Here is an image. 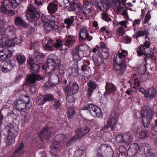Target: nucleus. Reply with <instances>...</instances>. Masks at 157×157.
<instances>
[{"instance_id": "obj_1", "label": "nucleus", "mask_w": 157, "mask_h": 157, "mask_svg": "<svg viewBox=\"0 0 157 157\" xmlns=\"http://www.w3.org/2000/svg\"><path fill=\"white\" fill-rule=\"evenodd\" d=\"M83 2V9L81 4H76L74 2L71 4L70 9L71 10L75 12L77 15L84 14L85 17L88 19L92 16V8L93 5L88 1H84Z\"/></svg>"}, {"instance_id": "obj_2", "label": "nucleus", "mask_w": 157, "mask_h": 157, "mask_svg": "<svg viewBox=\"0 0 157 157\" xmlns=\"http://www.w3.org/2000/svg\"><path fill=\"white\" fill-rule=\"evenodd\" d=\"M142 147L143 148L146 155L148 153H151V148L149 144H144L140 145L134 143L130 145L127 151L128 155L130 157H138L141 153Z\"/></svg>"}, {"instance_id": "obj_3", "label": "nucleus", "mask_w": 157, "mask_h": 157, "mask_svg": "<svg viewBox=\"0 0 157 157\" xmlns=\"http://www.w3.org/2000/svg\"><path fill=\"white\" fill-rule=\"evenodd\" d=\"M56 17L54 15H45L43 14L41 21L44 23V31L48 33L53 30H56L59 28L58 22L55 21Z\"/></svg>"}, {"instance_id": "obj_4", "label": "nucleus", "mask_w": 157, "mask_h": 157, "mask_svg": "<svg viewBox=\"0 0 157 157\" xmlns=\"http://www.w3.org/2000/svg\"><path fill=\"white\" fill-rule=\"evenodd\" d=\"M25 16L27 21L33 23L35 26L40 24L39 20L40 14L36 8L34 6L28 7L26 10Z\"/></svg>"}, {"instance_id": "obj_5", "label": "nucleus", "mask_w": 157, "mask_h": 157, "mask_svg": "<svg viewBox=\"0 0 157 157\" xmlns=\"http://www.w3.org/2000/svg\"><path fill=\"white\" fill-rule=\"evenodd\" d=\"M68 139L65 135L62 134H58L56 136L50 146V152L52 156L58 157L56 153L59 144L64 143L68 140Z\"/></svg>"}, {"instance_id": "obj_6", "label": "nucleus", "mask_w": 157, "mask_h": 157, "mask_svg": "<svg viewBox=\"0 0 157 157\" xmlns=\"http://www.w3.org/2000/svg\"><path fill=\"white\" fill-rule=\"evenodd\" d=\"M153 112L150 109H147L145 107L141 109L142 121L144 127L148 128L152 119Z\"/></svg>"}, {"instance_id": "obj_7", "label": "nucleus", "mask_w": 157, "mask_h": 157, "mask_svg": "<svg viewBox=\"0 0 157 157\" xmlns=\"http://www.w3.org/2000/svg\"><path fill=\"white\" fill-rule=\"evenodd\" d=\"M52 56H54L53 55H50L48 56L47 61V66L45 69V72L49 78L51 77L50 75L54 72H56V71L58 68V64L52 57Z\"/></svg>"}, {"instance_id": "obj_8", "label": "nucleus", "mask_w": 157, "mask_h": 157, "mask_svg": "<svg viewBox=\"0 0 157 157\" xmlns=\"http://www.w3.org/2000/svg\"><path fill=\"white\" fill-rule=\"evenodd\" d=\"M52 56H54L53 55H50L48 56L47 61V66L45 69V72L49 78L51 77L50 75L54 72H56V71L58 68V64L52 57Z\"/></svg>"}, {"instance_id": "obj_9", "label": "nucleus", "mask_w": 157, "mask_h": 157, "mask_svg": "<svg viewBox=\"0 0 157 157\" xmlns=\"http://www.w3.org/2000/svg\"><path fill=\"white\" fill-rule=\"evenodd\" d=\"M32 106V103L30 100L25 103L23 99H20L15 101L13 103V108L19 111L24 110L25 108L30 109Z\"/></svg>"}, {"instance_id": "obj_10", "label": "nucleus", "mask_w": 157, "mask_h": 157, "mask_svg": "<svg viewBox=\"0 0 157 157\" xmlns=\"http://www.w3.org/2000/svg\"><path fill=\"white\" fill-rule=\"evenodd\" d=\"M82 110H87L94 117H101L102 116L101 109L92 104L87 105L82 108Z\"/></svg>"}, {"instance_id": "obj_11", "label": "nucleus", "mask_w": 157, "mask_h": 157, "mask_svg": "<svg viewBox=\"0 0 157 157\" xmlns=\"http://www.w3.org/2000/svg\"><path fill=\"white\" fill-rule=\"evenodd\" d=\"M133 136L131 133H128L122 135H117L116 139L118 143H121L124 145H128L132 142Z\"/></svg>"}, {"instance_id": "obj_12", "label": "nucleus", "mask_w": 157, "mask_h": 157, "mask_svg": "<svg viewBox=\"0 0 157 157\" xmlns=\"http://www.w3.org/2000/svg\"><path fill=\"white\" fill-rule=\"evenodd\" d=\"M63 90L67 98L68 97L72 96L78 92L79 86L76 82L74 81L71 87L68 85H67L63 88Z\"/></svg>"}, {"instance_id": "obj_13", "label": "nucleus", "mask_w": 157, "mask_h": 157, "mask_svg": "<svg viewBox=\"0 0 157 157\" xmlns=\"http://www.w3.org/2000/svg\"><path fill=\"white\" fill-rule=\"evenodd\" d=\"M113 63L114 69L116 74L120 77L123 75L126 68V63H117L114 59H113Z\"/></svg>"}, {"instance_id": "obj_14", "label": "nucleus", "mask_w": 157, "mask_h": 157, "mask_svg": "<svg viewBox=\"0 0 157 157\" xmlns=\"http://www.w3.org/2000/svg\"><path fill=\"white\" fill-rule=\"evenodd\" d=\"M53 132V127L47 124L41 131L39 136L43 141L47 140L51 137Z\"/></svg>"}, {"instance_id": "obj_15", "label": "nucleus", "mask_w": 157, "mask_h": 157, "mask_svg": "<svg viewBox=\"0 0 157 157\" xmlns=\"http://www.w3.org/2000/svg\"><path fill=\"white\" fill-rule=\"evenodd\" d=\"M79 40L80 42L87 40L91 41L93 39V37L89 35L87 28L83 27L80 30L78 33Z\"/></svg>"}, {"instance_id": "obj_16", "label": "nucleus", "mask_w": 157, "mask_h": 157, "mask_svg": "<svg viewBox=\"0 0 157 157\" xmlns=\"http://www.w3.org/2000/svg\"><path fill=\"white\" fill-rule=\"evenodd\" d=\"M118 115L115 112H113L111 116L108 118L107 123L106 125V127H110L112 130L115 128V126L118 121Z\"/></svg>"}, {"instance_id": "obj_17", "label": "nucleus", "mask_w": 157, "mask_h": 157, "mask_svg": "<svg viewBox=\"0 0 157 157\" xmlns=\"http://www.w3.org/2000/svg\"><path fill=\"white\" fill-rule=\"evenodd\" d=\"M77 38L76 36L71 35H66L63 40L64 45L66 46L65 48H72L75 44Z\"/></svg>"}, {"instance_id": "obj_18", "label": "nucleus", "mask_w": 157, "mask_h": 157, "mask_svg": "<svg viewBox=\"0 0 157 157\" xmlns=\"http://www.w3.org/2000/svg\"><path fill=\"white\" fill-rule=\"evenodd\" d=\"M42 45L46 51H51L53 49L54 43L52 39L48 36L44 37L42 41Z\"/></svg>"}, {"instance_id": "obj_19", "label": "nucleus", "mask_w": 157, "mask_h": 157, "mask_svg": "<svg viewBox=\"0 0 157 157\" xmlns=\"http://www.w3.org/2000/svg\"><path fill=\"white\" fill-rule=\"evenodd\" d=\"M8 34H5L4 36L0 39V45L2 47L6 46L10 47L14 45L13 38L10 40L7 39L6 38L8 37Z\"/></svg>"}, {"instance_id": "obj_20", "label": "nucleus", "mask_w": 157, "mask_h": 157, "mask_svg": "<svg viewBox=\"0 0 157 157\" xmlns=\"http://www.w3.org/2000/svg\"><path fill=\"white\" fill-rule=\"evenodd\" d=\"M14 62L15 60L14 59H10L6 62L1 68V71L5 73H7L11 71L15 66Z\"/></svg>"}, {"instance_id": "obj_21", "label": "nucleus", "mask_w": 157, "mask_h": 157, "mask_svg": "<svg viewBox=\"0 0 157 157\" xmlns=\"http://www.w3.org/2000/svg\"><path fill=\"white\" fill-rule=\"evenodd\" d=\"M111 1L109 0H101L100 3L97 6V9L100 11L107 10L111 7Z\"/></svg>"}, {"instance_id": "obj_22", "label": "nucleus", "mask_w": 157, "mask_h": 157, "mask_svg": "<svg viewBox=\"0 0 157 157\" xmlns=\"http://www.w3.org/2000/svg\"><path fill=\"white\" fill-rule=\"evenodd\" d=\"M28 65L32 73H37L39 72L40 68L39 64L35 63L33 58L28 60Z\"/></svg>"}, {"instance_id": "obj_23", "label": "nucleus", "mask_w": 157, "mask_h": 157, "mask_svg": "<svg viewBox=\"0 0 157 157\" xmlns=\"http://www.w3.org/2000/svg\"><path fill=\"white\" fill-rule=\"evenodd\" d=\"M90 130V127L87 126H85L82 128H78L76 131V136L77 138H80L88 133Z\"/></svg>"}, {"instance_id": "obj_24", "label": "nucleus", "mask_w": 157, "mask_h": 157, "mask_svg": "<svg viewBox=\"0 0 157 157\" xmlns=\"http://www.w3.org/2000/svg\"><path fill=\"white\" fill-rule=\"evenodd\" d=\"M45 56V55L43 53L39 52L35 53L33 55L34 59H33V60L34 62L35 61V63L42 64L43 63Z\"/></svg>"}, {"instance_id": "obj_25", "label": "nucleus", "mask_w": 157, "mask_h": 157, "mask_svg": "<svg viewBox=\"0 0 157 157\" xmlns=\"http://www.w3.org/2000/svg\"><path fill=\"white\" fill-rule=\"evenodd\" d=\"M12 128H10L8 131V135L6 139V143L8 146L11 145L15 141L16 136L12 132Z\"/></svg>"}, {"instance_id": "obj_26", "label": "nucleus", "mask_w": 157, "mask_h": 157, "mask_svg": "<svg viewBox=\"0 0 157 157\" xmlns=\"http://www.w3.org/2000/svg\"><path fill=\"white\" fill-rule=\"evenodd\" d=\"M58 5L56 3L53 2L49 3L47 7L48 13L50 15H54L58 10Z\"/></svg>"}, {"instance_id": "obj_27", "label": "nucleus", "mask_w": 157, "mask_h": 157, "mask_svg": "<svg viewBox=\"0 0 157 157\" xmlns=\"http://www.w3.org/2000/svg\"><path fill=\"white\" fill-rule=\"evenodd\" d=\"M35 73H32L27 77V81L31 83H34L36 81H39L43 79V77L40 75H36Z\"/></svg>"}, {"instance_id": "obj_28", "label": "nucleus", "mask_w": 157, "mask_h": 157, "mask_svg": "<svg viewBox=\"0 0 157 157\" xmlns=\"http://www.w3.org/2000/svg\"><path fill=\"white\" fill-rule=\"evenodd\" d=\"M98 151L102 153H106L107 154L108 153V155H109L110 153L112 154L113 153V151L112 148L107 145L103 144L101 145L100 148L98 150Z\"/></svg>"}, {"instance_id": "obj_29", "label": "nucleus", "mask_w": 157, "mask_h": 157, "mask_svg": "<svg viewBox=\"0 0 157 157\" xmlns=\"http://www.w3.org/2000/svg\"><path fill=\"white\" fill-rule=\"evenodd\" d=\"M75 21V17L71 16L68 18H66L64 21V24L66 25L63 27H66L67 29H70L71 26H74V22Z\"/></svg>"}, {"instance_id": "obj_30", "label": "nucleus", "mask_w": 157, "mask_h": 157, "mask_svg": "<svg viewBox=\"0 0 157 157\" xmlns=\"http://www.w3.org/2000/svg\"><path fill=\"white\" fill-rule=\"evenodd\" d=\"M105 88L106 91L105 92L104 95L105 96L108 94H109L115 91L116 89L115 86L113 84L110 82L106 83Z\"/></svg>"}, {"instance_id": "obj_31", "label": "nucleus", "mask_w": 157, "mask_h": 157, "mask_svg": "<svg viewBox=\"0 0 157 157\" xmlns=\"http://www.w3.org/2000/svg\"><path fill=\"white\" fill-rule=\"evenodd\" d=\"M14 24L16 26L27 27L28 24L19 16L16 17L14 20Z\"/></svg>"}, {"instance_id": "obj_32", "label": "nucleus", "mask_w": 157, "mask_h": 157, "mask_svg": "<svg viewBox=\"0 0 157 157\" xmlns=\"http://www.w3.org/2000/svg\"><path fill=\"white\" fill-rule=\"evenodd\" d=\"M87 84L89 87L87 95L88 97H90L91 95V93L96 89L97 84L94 81L91 80H90Z\"/></svg>"}, {"instance_id": "obj_33", "label": "nucleus", "mask_w": 157, "mask_h": 157, "mask_svg": "<svg viewBox=\"0 0 157 157\" xmlns=\"http://www.w3.org/2000/svg\"><path fill=\"white\" fill-rule=\"evenodd\" d=\"M16 30V28L13 25H10L5 29L4 33L5 34H8L9 36L14 35Z\"/></svg>"}, {"instance_id": "obj_34", "label": "nucleus", "mask_w": 157, "mask_h": 157, "mask_svg": "<svg viewBox=\"0 0 157 157\" xmlns=\"http://www.w3.org/2000/svg\"><path fill=\"white\" fill-rule=\"evenodd\" d=\"M157 94V90L153 87H151L148 90L146 91L145 94V97L154 98Z\"/></svg>"}, {"instance_id": "obj_35", "label": "nucleus", "mask_w": 157, "mask_h": 157, "mask_svg": "<svg viewBox=\"0 0 157 157\" xmlns=\"http://www.w3.org/2000/svg\"><path fill=\"white\" fill-rule=\"evenodd\" d=\"M23 88L26 92H32V94H34L36 91V89L34 86H29V83H24L23 86Z\"/></svg>"}, {"instance_id": "obj_36", "label": "nucleus", "mask_w": 157, "mask_h": 157, "mask_svg": "<svg viewBox=\"0 0 157 157\" xmlns=\"http://www.w3.org/2000/svg\"><path fill=\"white\" fill-rule=\"evenodd\" d=\"M9 9L8 4H6L4 1L2 2L0 6V12L5 14Z\"/></svg>"}, {"instance_id": "obj_37", "label": "nucleus", "mask_w": 157, "mask_h": 157, "mask_svg": "<svg viewBox=\"0 0 157 157\" xmlns=\"http://www.w3.org/2000/svg\"><path fill=\"white\" fill-rule=\"evenodd\" d=\"M26 57L23 55L19 54L17 55L16 60L19 64L21 65L25 62L26 60Z\"/></svg>"}, {"instance_id": "obj_38", "label": "nucleus", "mask_w": 157, "mask_h": 157, "mask_svg": "<svg viewBox=\"0 0 157 157\" xmlns=\"http://www.w3.org/2000/svg\"><path fill=\"white\" fill-rule=\"evenodd\" d=\"M151 43L147 40H145V41L142 44H141L140 46L137 48V49L140 50L141 51H145V50L147 48H149L150 45Z\"/></svg>"}, {"instance_id": "obj_39", "label": "nucleus", "mask_w": 157, "mask_h": 157, "mask_svg": "<svg viewBox=\"0 0 157 157\" xmlns=\"http://www.w3.org/2000/svg\"><path fill=\"white\" fill-rule=\"evenodd\" d=\"M13 55V53L11 51H9L8 52L1 56L0 58V61L2 62L6 61L8 59L10 58Z\"/></svg>"}, {"instance_id": "obj_40", "label": "nucleus", "mask_w": 157, "mask_h": 157, "mask_svg": "<svg viewBox=\"0 0 157 157\" xmlns=\"http://www.w3.org/2000/svg\"><path fill=\"white\" fill-rule=\"evenodd\" d=\"M93 60L95 66H98L100 63L103 61L102 58L98 55H96V56L94 55L93 57Z\"/></svg>"}, {"instance_id": "obj_41", "label": "nucleus", "mask_w": 157, "mask_h": 157, "mask_svg": "<svg viewBox=\"0 0 157 157\" xmlns=\"http://www.w3.org/2000/svg\"><path fill=\"white\" fill-rule=\"evenodd\" d=\"M67 116L69 119H71L73 117L75 113V111L74 108L69 107L67 108Z\"/></svg>"}, {"instance_id": "obj_42", "label": "nucleus", "mask_w": 157, "mask_h": 157, "mask_svg": "<svg viewBox=\"0 0 157 157\" xmlns=\"http://www.w3.org/2000/svg\"><path fill=\"white\" fill-rule=\"evenodd\" d=\"M56 84L52 83L49 82H47L44 84V90L52 89L55 87Z\"/></svg>"}, {"instance_id": "obj_43", "label": "nucleus", "mask_w": 157, "mask_h": 157, "mask_svg": "<svg viewBox=\"0 0 157 157\" xmlns=\"http://www.w3.org/2000/svg\"><path fill=\"white\" fill-rule=\"evenodd\" d=\"M113 3L117 2L119 3V8L121 10L123 8H126V6L125 5V3L124 0H112Z\"/></svg>"}, {"instance_id": "obj_44", "label": "nucleus", "mask_w": 157, "mask_h": 157, "mask_svg": "<svg viewBox=\"0 0 157 157\" xmlns=\"http://www.w3.org/2000/svg\"><path fill=\"white\" fill-rule=\"evenodd\" d=\"M144 56H145L144 61L146 63H147V59L153 57L154 56V54L153 52L151 51L149 53L144 52Z\"/></svg>"}, {"instance_id": "obj_45", "label": "nucleus", "mask_w": 157, "mask_h": 157, "mask_svg": "<svg viewBox=\"0 0 157 157\" xmlns=\"http://www.w3.org/2000/svg\"><path fill=\"white\" fill-rule=\"evenodd\" d=\"M146 78L143 76H141L140 78L137 81V79H135L134 81V84L135 85H137L138 86L140 87V82H144L146 80Z\"/></svg>"}, {"instance_id": "obj_46", "label": "nucleus", "mask_w": 157, "mask_h": 157, "mask_svg": "<svg viewBox=\"0 0 157 157\" xmlns=\"http://www.w3.org/2000/svg\"><path fill=\"white\" fill-rule=\"evenodd\" d=\"M63 41L60 39H57L56 40V42L54 43V46L56 48H59L63 47Z\"/></svg>"}, {"instance_id": "obj_47", "label": "nucleus", "mask_w": 157, "mask_h": 157, "mask_svg": "<svg viewBox=\"0 0 157 157\" xmlns=\"http://www.w3.org/2000/svg\"><path fill=\"white\" fill-rule=\"evenodd\" d=\"M119 63H126L125 56L122 53H120L118 55Z\"/></svg>"}, {"instance_id": "obj_48", "label": "nucleus", "mask_w": 157, "mask_h": 157, "mask_svg": "<svg viewBox=\"0 0 157 157\" xmlns=\"http://www.w3.org/2000/svg\"><path fill=\"white\" fill-rule=\"evenodd\" d=\"M54 99H38V100H37L36 99V101H37L39 105H43L46 101H52Z\"/></svg>"}, {"instance_id": "obj_49", "label": "nucleus", "mask_w": 157, "mask_h": 157, "mask_svg": "<svg viewBox=\"0 0 157 157\" xmlns=\"http://www.w3.org/2000/svg\"><path fill=\"white\" fill-rule=\"evenodd\" d=\"M78 138H77V136H76V135L71 138L70 141H69L67 143V147H69L75 142Z\"/></svg>"}, {"instance_id": "obj_50", "label": "nucleus", "mask_w": 157, "mask_h": 157, "mask_svg": "<svg viewBox=\"0 0 157 157\" xmlns=\"http://www.w3.org/2000/svg\"><path fill=\"white\" fill-rule=\"evenodd\" d=\"M78 68L76 67L75 69H72V72L70 75V77H76L78 73Z\"/></svg>"}, {"instance_id": "obj_51", "label": "nucleus", "mask_w": 157, "mask_h": 157, "mask_svg": "<svg viewBox=\"0 0 157 157\" xmlns=\"http://www.w3.org/2000/svg\"><path fill=\"white\" fill-rule=\"evenodd\" d=\"M74 53L76 55L78 56L79 57H82L83 56H85L84 51L82 50L76 51L74 49L73 51Z\"/></svg>"}, {"instance_id": "obj_52", "label": "nucleus", "mask_w": 157, "mask_h": 157, "mask_svg": "<svg viewBox=\"0 0 157 157\" xmlns=\"http://www.w3.org/2000/svg\"><path fill=\"white\" fill-rule=\"evenodd\" d=\"M86 48H87V45L86 44H82L80 45H78L74 49L76 51L82 50V51H85V49Z\"/></svg>"}, {"instance_id": "obj_53", "label": "nucleus", "mask_w": 157, "mask_h": 157, "mask_svg": "<svg viewBox=\"0 0 157 157\" xmlns=\"http://www.w3.org/2000/svg\"><path fill=\"white\" fill-rule=\"evenodd\" d=\"M148 135V132L147 130H143L140 134V137L141 139H144Z\"/></svg>"}, {"instance_id": "obj_54", "label": "nucleus", "mask_w": 157, "mask_h": 157, "mask_svg": "<svg viewBox=\"0 0 157 157\" xmlns=\"http://www.w3.org/2000/svg\"><path fill=\"white\" fill-rule=\"evenodd\" d=\"M151 130L154 132H157V119L155 120L154 123L152 124Z\"/></svg>"}, {"instance_id": "obj_55", "label": "nucleus", "mask_w": 157, "mask_h": 157, "mask_svg": "<svg viewBox=\"0 0 157 157\" xmlns=\"http://www.w3.org/2000/svg\"><path fill=\"white\" fill-rule=\"evenodd\" d=\"M151 18V15L150 14L149 12H148L145 17L144 20L143 24H146L147 23Z\"/></svg>"}, {"instance_id": "obj_56", "label": "nucleus", "mask_w": 157, "mask_h": 157, "mask_svg": "<svg viewBox=\"0 0 157 157\" xmlns=\"http://www.w3.org/2000/svg\"><path fill=\"white\" fill-rule=\"evenodd\" d=\"M83 151L82 150L78 149L75 152V157H81L83 154Z\"/></svg>"}, {"instance_id": "obj_57", "label": "nucleus", "mask_w": 157, "mask_h": 157, "mask_svg": "<svg viewBox=\"0 0 157 157\" xmlns=\"http://www.w3.org/2000/svg\"><path fill=\"white\" fill-rule=\"evenodd\" d=\"M117 30L119 35L120 36H123L124 33V28L121 26L118 27Z\"/></svg>"}, {"instance_id": "obj_58", "label": "nucleus", "mask_w": 157, "mask_h": 157, "mask_svg": "<svg viewBox=\"0 0 157 157\" xmlns=\"http://www.w3.org/2000/svg\"><path fill=\"white\" fill-rule=\"evenodd\" d=\"M56 73H57V76L58 77V78H59V75H58V74L57 73V72H58V73L60 76H63L65 73V72L64 70L62 69H59L58 67V68L57 69V70L56 71Z\"/></svg>"}, {"instance_id": "obj_59", "label": "nucleus", "mask_w": 157, "mask_h": 157, "mask_svg": "<svg viewBox=\"0 0 157 157\" xmlns=\"http://www.w3.org/2000/svg\"><path fill=\"white\" fill-rule=\"evenodd\" d=\"M15 14V12L13 10L9 9L5 14L10 16H13Z\"/></svg>"}, {"instance_id": "obj_60", "label": "nucleus", "mask_w": 157, "mask_h": 157, "mask_svg": "<svg viewBox=\"0 0 157 157\" xmlns=\"http://www.w3.org/2000/svg\"><path fill=\"white\" fill-rule=\"evenodd\" d=\"M109 56V53L106 52H102L101 55V57L102 59H107Z\"/></svg>"}, {"instance_id": "obj_61", "label": "nucleus", "mask_w": 157, "mask_h": 157, "mask_svg": "<svg viewBox=\"0 0 157 157\" xmlns=\"http://www.w3.org/2000/svg\"><path fill=\"white\" fill-rule=\"evenodd\" d=\"M127 22V21H122L120 22L119 23V24L121 25V27H122L124 29H126L127 28V26L126 25V23Z\"/></svg>"}, {"instance_id": "obj_62", "label": "nucleus", "mask_w": 157, "mask_h": 157, "mask_svg": "<svg viewBox=\"0 0 157 157\" xmlns=\"http://www.w3.org/2000/svg\"><path fill=\"white\" fill-rule=\"evenodd\" d=\"M103 19L106 21H109L111 20V19L106 13H104L102 15Z\"/></svg>"}, {"instance_id": "obj_63", "label": "nucleus", "mask_w": 157, "mask_h": 157, "mask_svg": "<svg viewBox=\"0 0 157 157\" xmlns=\"http://www.w3.org/2000/svg\"><path fill=\"white\" fill-rule=\"evenodd\" d=\"M60 105V104L59 100H56L55 101L54 106L56 109L59 108Z\"/></svg>"}, {"instance_id": "obj_64", "label": "nucleus", "mask_w": 157, "mask_h": 157, "mask_svg": "<svg viewBox=\"0 0 157 157\" xmlns=\"http://www.w3.org/2000/svg\"><path fill=\"white\" fill-rule=\"evenodd\" d=\"M125 40L126 44H128L130 43L132 41V38L131 37L127 35L125 38Z\"/></svg>"}]
</instances>
